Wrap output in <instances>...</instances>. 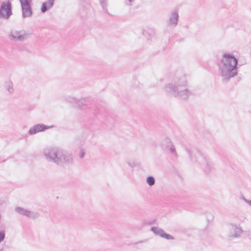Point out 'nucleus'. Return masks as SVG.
Listing matches in <instances>:
<instances>
[{
    "instance_id": "nucleus-1",
    "label": "nucleus",
    "mask_w": 251,
    "mask_h": 251,
    "mask_svg": "<svg viewBox=\"0 0 251 251\" xmlns=\"http://www.w3.org/2000/svg\"><path fill=\"white\" fill-rule=\"evenodd\" d=\"M164 90L167 95L187 100L192 95V91L187 88V81L185 76L176 77L172 82L166 84Z\"/></svg>"
},
{
    "instance_id": "nucleus-2",
    "label": "nucleus",
    "mask_w": 251,
    "mask_h": 251,
    "mask_svg": "<svg viewBox=\"0 0 251 251\" xmlns=\"http://www.w3.org/2000/svg\"><path fill=\"white\" fill-rule=\"evenodd\" d=\"M238 60L235 56L229 53L223 55L219 65V75L223 81H227L236 76Z\"/></svg>"
},
{
    "instance_id": "nucleus-3",
    "label": "nucleus",
    "mask_w": 251,
    "mask_h": 251,
    "mask_svg": "<svg viewBox=\"0 0 251 251\" xmlns=\"http://www.w3.org/2000/svg\"><path fill=\"white\" fill-rule=\"evenodd\" d=\"M42 152L47 161L58 165H68L73 162V155L60 148H47Z\"/></svg>"
},
{
    "instance_id": "nucleus-4",
    "label": "nucleus",
    "mask_w": 251,
    "mask_h": 251,
    "mask_svg": "<svg viewBox=\"0 0 251 251\" xmlns=\"http://www.w3.org/2000/svg\"><path fill=\"white\" fill-rule=\"evenodd\" d=\"M186 150L190 159L193 162H197L204 166L206 172H210L214 169L213 164L209 161L200 151L196 149H187Z\"/></svg>"
},
{
    "instance_id": "nucleus-5",
    "label": "nucleus",
    "mask_w": 251,
    "mask_h": 251,
    "mask_svg": "<svg viewBox=\"0 0 251 251\" xmlns=\"http://www.w3.org/2000/svg\"><path fill=\"white\" fill-rule=\"evenodd\" d=\"M12 15L11 3L3 2L0 8V19L8 20Z\"/></svg>"
},
{
    "instance_id": "nucleus-6",
    "label": "nucleus",
    "mask_w": 251,
    "mask_h": 251,
    "mask_svg": "<svg viewBox=\"0 0 251 251\" xmlns=\"http://www.w3.org/2000/svg\"><path fill=\"white\" fill-rule=\"evenodd\" d=\"M22 7V17L30 18L32 16L33 12L29 0H20Z\"/></svg>"
},
{
    "instance_id": "nucleus-7",
    "label": "nucleus",
    "mask_w": 251,
    "mask_h": 251,
    "mask_svg": "<svg viewBox=\"0 0 251 251\" xmlns=\"http://www.w3.org/2000/svg\"><path fill=\"white\" fill-rule=\"evenodd\" d=\"M243 232L242 228L237 225H232L227 233V236L229 240H232L235 238H239Z\"/></svg>"
},
{
    "instance_id": "nucleus-8",
    "label": "nucleus",
    "mask_w": 251,
    "mask_h": 251,
    "mask_svg": "<svg viewBox=\"0 0 251 251\" xmlns=\"http://www.w3.org/2000/svg\"><path fill=\"white\" fill-rule=\"evenodd\" d=\"M26 36V34L24 30H17L15 29L11 30L9 38L11 41L15 42H22L24 41Z\"/></svg>"
},
{
    "instance_id": "nucleus-9",
    "label": "nucleus",
    "mask_w": 251,
    "mask_h": 251,
    "mask_svg": "<svg viewBox=\"0 0 251 251\" xmlns=\"http://www.w3.org/2000/svg\"><path fill=\"white\" fill-rule=\"evenodd\" d=\"M15 211L20 215L25 216L29 218L33 219L37 218L39 217V213L29 211L21 207H16Z\"/></svg>"
},
{
    "instance_id": "nucleus-10",
    "label": "nucleus",
    "mask_w": 251,
    "mask_h": 251,
    "mask_svg": "<svg viewBox=\"0 0 251 251\" xmlns=\"http://www.w3.org/2000/svg\"><path fill=\"white\" fill-rule=\"evenodd\" d=\"M52 127V126H49L41 124H36L29 128L27 133L29 135H33L39 132L44 131Z\"/></svg>"
},
{
    "instance_id": "nucleus-11",
    "label": "nucleus",
    "mask_w": 251,
    "mask_h": 251,
    "mask_svg": "<svg viewBox=\"0 0 251 251\" xmlns=\"http://www.w3.org/2000/svg\"><path fill=\"white\" fill-rule=\"evenodd\" d=\"M161 146L163 149L168 150L172 154L176 155L175 146L172 144L169 138H165L163 139L161 142Z\"/></svg>"
},
{
    "instance_id": "nucleus-12",
    "label": "nucleus",
    "mask_w": 251,
    "mask_h": 251,
    "mask_svg": "<svg viewBox=\"0 0 251 251\" xmlns=\"http://www.w3.org/2000/svg\"><path fill=\"white\" fill-rule=\"evenodd\" d=\"M178 11L177 10H174L172 11L169 15L167 22L168 25L175 27L177 25L178 21Z\"/></svg>"
},
{
    "instance_id": "nucleus-13",
    "label": "nucleus",
    "mask_w": 251,
    "mask_h": 251,
    "mask_svg": "<svg viewBox=\"0 0 251 251\" xmlns=\"http://www.w3.org/2000/svg\"><path fill=\"white\" fill-rule=\"evenodd\" d=\"M151 230L156 235L160 236L162 238L168 240L174 239V237L170 234L165 233L164 230L158 227H152Z\"/></svg>"
},
{
    "instance_id": "nucleus-14",
    "label": "nucleus",
    "mask_w": 251,
    "mask_h": 251,
    "mask_svg": "<svg viewBox=\"0 0 251 251\" xmlns=\"http://www.w3.org/2000/svg\"><path fill=\"white\" fill-rule=\"evenodd\" d=\"M54 0H49L47 2H44L42 3L41 8L42 13H45L49 9H50L54 4Z\"/></svg>"
},
{
    "instance_id": "nucleus-15",
    "label": "nucleus",
    "mask_w": 251,
    "mask_h": 251,
    "mask_svg": "<svg viewBox=\"0 0 251 251\" xmlns=\"http://www.w3.org/2000/svg\"><path fill=\"white\" fill-rule=\"evenodd\" d=\"M78 102L83 105H87L92 102V99L89 97L83 98L78 100Z\"/></svg>"
},
{
    "instance_id": "nucleus-16",
    "label": "nucleus",
    "mask_w": 251,
    "mask_h": 251,
    "mask_svg": "<svg viewBox=\"0 0 251 251\" xmlns=\"http://www.w3.org/2000/svg\"><path fill=\"white\" fill-rule=\"evenodd\" d=\"M101 6L105 13H108V0H99Z\"/></svg>"
},
{
    "instance_id": "nucleus-17",
    "label": "nucleus",
    "mask_w": 251,
    "mask_h": 251,
    "mask_svg": "<svg viewBox=\"0 0 251 251\" xmlns=\"http://www.w3.org/2000/svg\"><path fill=\"white\" fill-rule=\"evenodd\" d=\"M146 181L147 184L151 186L153 185L155 182V179L152 176H149L147 177Z\"/></svg>"
},
{
    "instance_id": "nucleus-18",
    "label": "nucleus",
    "mask_w": 251,
    "mask_h": 251,
    "mask_svg": "<svg viewBox=\"0 0 251 251\" xmlns=\"http://www.w3.org/2000/svg\"><path fill=\"white\" fill-rule=\"evenodd\" d=\"M85 150L82 148L79 149L78 151V155L80 158H83L85 155Z\"/></svg>"
},
{
    "instance_id": "nucleus-19",
    "label": "nucleus",
    "mask_w": 251,
    "mask_h": 251,
    "mask_svg": "<svg viewBox=\"0 0 251 251\" xmlns=\"http://www.w3.org/2000/svg\"><path fill=\"white\" fill-rule=\"evenodd\" d=\"M7 90L10 94L13 93L14 92V89L13 85L11 82H8L7 85Z\"/></svg>"
},
{
    "instance_id": "nucleus-20",
    "label": "nucleus",
    "mask_w": 251,
    "mask_h": 251,
    "mask_svg": "<svg viewBox=\"0 0 251 251\" xmlns=\"http://www.w3.org/2000/svg\"><path fill=\"white\" fill-rule=\"evenodd\" d=\"M5 237V232L4 230L0 231V243L2 242Z\"/></svg>"
},
{
    "instance_id": "nucleus-21",
    "label": "nucleus",
    "mask_w": 251,
    "mask_h": 251,
    "mask_svg": "<svg viewBox=\"0 0 251 251\" xmlns=\"http://www.w3.org/2000/svg\"><path fill=\"white\" fill-rule=\"evenodd\" d=\"M67 100L71 103H76L78 101L75 98L73 97L68 98Z\"/></svg>"
},
{
    "instance_id": "nucleus-22",
    "label": "nucleus",
    "mask_w": 251,
    "mask_h": 251,
    "mask_svg": "<svg viewBox=\"0 0 251 251\" xmlns=\"http://www.w3.org/2000/svg\"><path fill=\"white\" fill-rule=\"evenodd\" d=\"M243 200L245 201V202L248 203L249 205L251 206V200H248L245 198L244 197L243 198Z\"/></svg>"
},
{
    "instance_id": "nucleus-23",
    "label": "nucleus",
    "mask_w": 251,
    "mask_h": 251,
    "mask_svg": "<svg viewBox=\"0 0 251 251\" xmlns=\"http://www.w3.org/2000/svg\"><path fill=\"white\" fill-rule=\"evenodd\" d=\"M129 2H133L134 0H128Z\"/></svg>"
}]
</instances>
